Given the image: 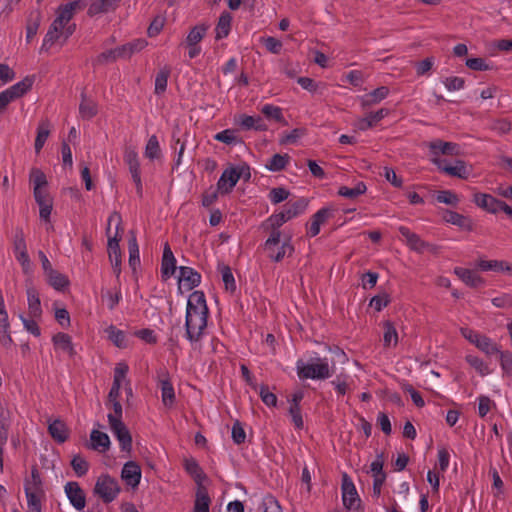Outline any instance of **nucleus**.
Returning <instances> with one entry per match:
<instances>
[{
  "label": "nucleus",
  "instance_id": "1",
  "mask_svg": "<svg viewBox=\"0 0 512 512\" xmlns=\"http://www.w3.org/2000/svg\"><path fill=\"white\" fill-rule=\"evenodd\" d=\"M83 7L84 4L80 0L71 1L58 7L56 17L43 38L40 53H48L54 45L62 47L67 42L76 29V25L70 21L75 12Z\"/></svg>",
  "mask_w": 512,
  "mask_h": 512
},
{
  "label": "nucleus",
  "instance_id": "2",
  "mask_svg": "<svg viewBox=\"0 0 512 512\" xmlns=\"http://www.w3.org/2000/svg\"><path fill=\"white\" fill-rule=\"evenodd\" d=\"M209 309L205 294L202 291H194L190 294L185 315V335L192 347L200 342L205 334L208 323Z\"/></svg>",
  "mask_w": 512,
  "mask_h": 512
},
{
  "label": "nucleus",
  "instance_id": "3",
  "mask_svg": "<svg viewBox=\"0 0 512 512\" xmlns=\"http://www.w3.org/2000/svg\"><path fill=\"white\" fill-rule=\"evenodd\" d=\"M30 181L33 184V195L39 206V217L42 221L48 223L47 230H52L50 216L53 208L52 199L45 190L48 182L46 175L38 168H33L30 172Z\"/></svg>",
  "mask_w": 512,
  "mask_h": 512
},
{
  "label": "nucleus",
  "instance_id": "4",
  "mask_svg": "<svg viewBox=\"0 0 512 512\" xmlns=\"http://www.w3.org/2000/svg\"><path fill=\"white\" fill-rule=\"evenodd\" d=\"M308 361L298 359L295 364L296 372L301 380H325L331 377L329 362L327 358L320 357L317 353Z\"/></svg>",
  "mask_w": 512,
  "mask_h": 512
},
{
  "label": "nucleus",
  "instance_id": "5",
  "mask_svg": "<svg viewBox=\"0 0 512 512\" xmlns=\"http://www.w3.org/2000/svg\"><path fill=\"white\" fill-rule=\"evenodd\" d=\"M116 222V230L118 231L119 225L121 223V216L118 213H113L108 218V227H107V235H108V253L109 258L112 263V267L117 276L121 273V251L119 246V238L118 233L111 237V224Z\"/></svg>",
  "mask_w": 512,
  "mask_h": 512
},
{
  "label": "nucleus",
  "instance_id": "6",
  "mask_svg": "<svg viewBox=\"0 0 512 512\" xmlns=\"http://www.w3.org/2000/svg\"><path fill=\"white\" fill-rule=\"evenodd\" d=\"M94 490L105 503H111L117 498L121 489L114 477L102 474L98 477Z\"/></svg>",
  "mask_w": 512,
  "mask_h": 512
},
{
  "label": "nucleus",
  "instance_id": "7",
  "mask_svg": "<svg viewBox=\"0 0 512 512\" xmlns=\"http://www.w3.org/2000/svg\"><path fill=\"white\" fill-rule=\"evenodd\" d=\"M431 161L441 172L460 179H468L472 171L463 160H456L453 165L441 158H432Z\"/></svg>",
  "mask_w": 512,
  "mask_h": 512
},
{
  "label": "nucleus",
  "instance_id": "8",
  "mask_svg": "<svg viewBox=\"0 0 512 512\" xmlns=\"http://www.w3.org/2000/svg\"><path fill=\"white\" fill-rule=\"evenodd\" d=\"M342 502L348 510H358L361 506V499L352 479L344 473L342 476Z\"/></svg>",
  "mask_w": 512,
  "mask_h": 512
},
{
  "label": "nucleus",
  "instance_id": "9",
  "mask_svg": "<svg viewBox=\"0 0 512 512\" xmlns=\"http://www.w3.org/2000/svg\"><path fill=\"white\" fill-rule=\"evenodd\" d=\"M124 162L128 166L131 178L136 187V192L141 197L143 194V185L141 179L140 161L137 151L134 149H126L124 153Z\"/></svg>",
  "mask_w": 512,
  "mask_h": 512
},
{
  "label": "nucleus",
  "instance_id": "10",
  "mask_svg": "<svg viewBox=\"0 0 512 512\" xmlns=\"http://www.w3.org/2000/svg\"><path fill=\"white\" fill-rule=\"evenodd\" d=\"M107 418L110 429L119 442L121 451L129 452L132 448V437L128 428L123 421H118L111 416H107Z\"/></svg>",
  "mask_w": 512,
  "mask_h": 512
},
{
  "label": "nucleus",
  "instance_id": "11",
  "mask_svg": "<svg viewBox=\"0 0 512 512\" xmlns=\"http://www.w3.org/2000/svg\"><path fill=\"white\" fill-rule=\"evenodd\" d=\"M242 172H236L234 166L226 168L217 181V191L221 195H226L232 192L241 178Z\"/></svg>",
  "mask_w": 512,
  "mask_h": 512
},
{
  "label": "nucleus",
  "instance_id": "12",
  "mask_svg": "<svg viewBox=\"0 0 512 512\" xmlns=\"http://www.w3.org/2000/svg\"><path fill=\"white\" fill-rule=\"evenodd\" d=\"M158 386L161 390V399L166 407H172L175 403V391L173 384L170 380L169 373L167 370L162 369L158 372Z\"/></svg>",
  "mask_w": 512,
  "mask_h": 512
},
{
  "label": "nucleus",
  "instance_id": "13",
  "mask_svg": "<svg viewBox=\"0 0 512 512\" xmlns=\"http://www.w3.org/2000/svg\"><path fill=\"white\" fill-rule=\"evenodd\" d=\"M65 494L70 504L77 510L81 511L85 508L86 497L85 493L80 487L78 482L70 481L64 486Z\"/></svg>",
  "mask_w": 512,
  "mask_h": 512
},
{
  "label": "nucleus",
  "instance_id": "14",
  "mask_svg": "<svg viewBox=\"0 0 512 512\" xmlns=\"http://www.w3.org/2000/svg\"><path fill=\"white\" fill-rule=\"evenodd\" d=\"M142 471L140 465L135 461L126 462L121 470V478L127 486L136 488L141 481Z\"/></svg>",
  "mask_w": 512,
  "mask_h": 512
},
{
  "label": "nucleus",
  "instance_id": "15",
  "mask_svg": "<svg viewBox=\"0 0 512 512\" xmlns=\"http://www.w3.org/2000/svg\"><path fill=\"white\" fill-rule=\"evenodd\" d=\"M398 232L402 239L405 241L406 245L413 251L417 253H423L429 246L427 242L421 239V237L412 232L406 226H399Z\"/></svg>",
  "mask_w": 512,
  "mask_h": 512
},
{
  "label": "nucleus",
  "instance_id": "16",
  "mask_svg": "<svg viewBox=\"0 0 512 512\" xmlns=\"http://www.w3.org/2000/svg\"><path fill=\"white\" fill-rule=\"evenodd\" d=\"M13 343L10 333V323L2 291L0 290V344L9 347Z\"/></svg>",
  "mask_w": 512,
  "mask_h": 512
},
{
  "label": "nucleus",
  "instance_id": "17",
  "mask_svg": "<svg viewBox=\"0 0 512 512\" xmlns=\"http://www.w3.org/2000/svg\"><path fill=\"white\" fill-rule=\"evenodd\" d=\"M430 154L433 158H440V155H458L459 145L453 142H446L440 139H435L428 143Z\"/></svg>",
  "mask_w": 512,
  "mask_h": 512
},
{
  "label": "nucleus",
  "instance_id": "18",
  "mask_svg": "<svg viewBox=\"0 0 512 512\" xmlns=\"http://www.w3.org/2000/svg\"><path fill=\"white\" fill-rule=\"evenodd\" d=\"M179 289L183 285L186 290H192L201 283V275L194 268L188 266L179 267Z\"/></svg>",
  "mask_w": 512,
  "mask_h": 512
},
{
  "label": "nucleus",
  "instance_id": "19",
  "mask_svg": "<svg viewBox=\"0 0 512 512\" xmlns=\"http://www.w3.org/2000/svg\"><path fill=\"white\" fill-rule=\"evenodd\" d=\"M176 258L168 242L164 244L161 260V277L163 280L171 278L176 271Z\"/></svg>",
  "mask_w": 512,
  "mask_h": 512
},
{
  "label": "nucleus",
  "instance_id": "20",
  "mask_svg": "<svg viewBox=\"0 0 512 512\" xmlns=\"http://www.w3.org/2000/svg\"><path fill=\"white\" fill-rule=\"evenodd\" d=\"M474 203L489 213L496 214L501 210L503 201L486 193H476L473 198Z\"/></svg>",
  "mask_w": 512,
  "mask_h": 512
},
{
  "label": "nucleus",
  "instance_id": "21",
  "mask_svg": "<svg viewBox=\"0 0 512 512\" xmlns=\"http://www.w3.org/2000/svg\"><path fill=\"white\" fill-rule=\"evenodd\" d=\"M52 342L56 351L66 354L69 358L76 355V350L70 335L58 332L52 337Z\"/></svg>",
  "mask_w": 512,
  "mask_h": 512
},
{
  "label": "nucleus",
  "instance_id": "22",
  "mask_svg": "<svg viewBox=\"0 0 512 512\" xmlns=\"http://www.w3.org/2000/svg\"><path fill=\"white\" fill-rule=\"evenodd\" d=\"M389 110L381 108L378 111L370 112L365 117L356 121L355 126L360 131H366L373 128L378 122L388 116Z\"/></svg>",
  "mask_w": 512,
  "mask_h": 512
},
{
  "label": "nucleus",
  "instance_id": "23",
  "mask_svg": "<svg viewBox=\"0 0 512 512\" xmlns=\"http://www.w3.org/2000/svg\"><path fill=\"white\" fill-rule=\"evenodd\" d=\"M454 273L462 282L471 288H477L485 284L484 279L475 270L456 267Z\"/></svg>",
  "mask_w": 512,
  "mask_h": 512
},
{
  "label": "nucleus",
  "instance_id": "24",
  "mask_svg": "<svg viewBox=\"0 0 512 512\" xmlns=\"http://www.w3.org/2000/svg\"><path fill=\"white\" fill-rule=\"evenodd\" d=\"M121 0H94L88 8L87 14L94 17L100 14H105L115 11L120 4Z\"/></svg>",
  "mask_w": 512,
  "mask_h": 512
},
{
  "label": "nucleus",
  "instance_id": "25",
  "mask_svg": "<svg viewBox=\"0 0 512 512\" xmlns=\"http://www.w3.org/2000/svg\"><path fill=\"white\" fill-rule=\"evenodd\" d=\"M390 93L387 86H380L373 91L362 95L359 99L363 108L376 105L386 99Z\"/></svg>",
  "mask_w": 512,
  "mask_h": 512
},
{
  "label": "nucleus",
  "instance_id": "26",
  "mask_svg": "<svg viewBox=\"0 0 512 512\" xmlns=\"http://www.w3.org/2000/svg\"><path fill=\"white\" fill-rule=\"evenodd\" d=\"M264 251L271 261L278 263L281 262L285 256H292L294 253V247L288 239L280 243L278 246H272L271 250Z\"/></svg>",
  "mask_w": 512,
  "mask_h": 512
},
{
  "label": "nucleus",
  "instance_id": "27",
  "mask_svg": "<svg viewBox=\"0 0 512 512\" xmlns=\"http://www.w3.org/2000/svg\"><path fill=\"white\" fill-rule=\"evenodd\" d=\"M444 220L452 225H455L465 231H472L473 230V221L458 212L447 210L444 215Z\"/></svg>",
  "mask_w": 512,
  "mask_h": 512
},
{
  "label": "nucleus",
  "instance_id": "28",
  "mask_svg": "<svg viewBox=\"0 0 512 512\" xmlns=\"http://www.w3.org/2000/svg\"><path fill=\"white\" fill-rule=\"evenodd\" d=\"M109 436L99 430L93 429L90 433V448L98 452H106L110 448Z\"/></svg>",
  "mask_w": 512,
  "mask_h": 512
},
{
  "label": "nucleus",
  "instance_id": "29",
  "mask_svg": "<svg viewBox=\"0 0 512 512\" xmlns=\"http://www.w3.org/2000/svg\"><path fill=\"white\" fill-rule=\"evenodd\" d=\"M238 124L245 130L266 131L267 125L260 116L242 114L239 116Z\"/></svg>",
  "mask_w": 512,
  "mask_h": 512
},
{
  "label": "nucleus",
  "instance_id": "30",
  "mask_svg": "<svg viewBox=\"0 0 512 512\" xmlns=\"http://www.w3.org/2000/svg\"><path fill=\"white\" fill-rule=\"evenodd\" d=\"M211 499L208 490L204 486H199L196 494L192 512H209Z\"/></svg>",
  "mask_w": 512,
  "mask_h": 512
},
{
  "label": "nucleus",
  "instance_id": "31",
  "mask_svg": "<svg viewBox=\"0 0 512 512\" xmlns=\"http://www.w3.org/2000/svg\"><path fill=\"white\" fill-rule=\"evenodd\" d=\"M98 113V106L95 101L86 97L84 93L81 94V102L79 105V116L83 120H90Z\"/></svg>",
  "mask_w": 512,
  "mask_h": 512
},
{
  "label": "nucleus",
  "instance_id": "32",
  "mask_svg": "<svg viewBox=\"0 0 512 512\" xmlns=\"http://www.w3.org/2000/svg\"><path fill=\"white\" fill-rule=\"evenodd\" d=\"M48 432L58 443H64L69 437L66 424L59 419L54 420L48 425Z\"/></svg>",
  "mask_w": 512,
  "mask_h": 512
},
{
  "label": "nucleus",
  "instance_id": "33",
  "mask_svg": "<svg viewBox=\"0 0 512 512\" xmlns=\"http://www.w3.org/2000/svg\"><path fill=\"white\" fill-rule=\"evenodd\" d=\"M34 80L32 77H25L23 80L15 83L14 85L7 88L5 91L11 96L14 101L17 98L22 97L26 94L33 86Z\"/></svg>",
  "mask_w": 512,
  "mask_h": 512
},
{
  "label": "nucleus",
  "instance_id": "34",
  "mask_svg": "<svg viewBox=\"0 0 512 512\" xmlns=\"http://www.w3.org/2000/svg\"><path fill=\"white\" fill-rule=\"evenodd\" d=\"M476 267L482 271L510 272L512 270L508 262L499 260L481 259L476 263Z\"/></svg>",
  "mask_w": 512,
  "mask_h": 512
},
{
  "label": "nucleus",
  "instance_id": "35",
  "mask_svg": "<svg viewBox=\"0 0 512 512\" xmlns=\"http://www.w3.org/2000/svg\"><path fill=\"white\" fill-rule=\"evenodd\" d=\"M232 16L229 12H222L215 27V38L221 40L226 38L231 31Z\"/></svg>",
  "mask_w": 512,
  "mask_h": 512
},
{
  "label": "nucleus",
  "instance_id": "36",
  "mask_svg": "<svg viewBox=\"0 0 512 512\" xmlns=\"http://www.w3.org/2000/svg\"><path fill=\"white\" fill-rule=\"evenodd\" d=\"M51 131V124L47 119L41 120L37 127V135L35 138V152L38 154L45 145Z\"/></svg>",
  "mask_w": 512,
  "mask_h": 512
},
{
  "label": "nucleus",
  "instance_id": "37",
  "mask_svg": "<svg viewBox=\"0 0 512 512\" xmlns=\"http://www.w3.org/2000/svg\"><path fill=\"white\" fill-rule=\"evenodd\" d=\"M308 206V200L306 198H299L294 202L287 203L283 210L286 218L291 220L301 214H303Z\"/></svg>",
  "mask_w": 512,
  "mask_h": 512
},
{
  "label": "nucleus",
  "instance_id": "38",
  "mask_svg": "<svg viewBox=\"0 0 512 512\" xmlns=\"http://www.w3.org/2000/svg\"><path fill=\"white\" fill-rule=\"evenodd\" d=\"M27 301L30 317L40 318L42 315L41 302L37 290L33 287L27 289Z\"/></svg>",
  "mask_w": 512,
  "mask_h": 512
},
{
  "label": "nucleus",
  "instance_id": "39",
  "mask_svg": "<svg viewBox=\"0 0 512 512\" xmlns=\"http://www.w3.org/2000/svg\"><path fill=\"white\" fill-rule=\"evenodd\" d=\"M297 83L304 90L312 94L323 95L324 92L327 90V84L325 82H317L309 77H299L297 79Z\"/></svg>",
  "mask_w": 512,
  "mask_h": 512
},
{
  "label": "nucleus",
  "instance_id": "40",
  "mask_svg": "<svg viewBox=\"0 0 512 512\" xmlns=\"http://www.w3.org/2000/svg\"><path fill=\"white\" fill-rule=\"evenodd\" d=\"M47 281L57 291H63L69 285V279L66 275L58 272L55 269L45 274Z\"/></svg>",
  "mask_w": 512,
  "mask_h": 512
},
{
  "label": "nucleus",
  "instance_id": "41",
  "mask_svg": "<svg viewBox=\"0 0 512 512\" xmlns=\"http://www.w3.org/2000/svg\"><path fill=\"white\" fill-rule=\"evenodd\" d=\"M108 339L118 348L124 349L128 346V340L123 330L110 325L105 330Z\"/></svg>",
  "mask_w": 512,
  "mask_h": 512
},
{
  "label": "nucleus",
  "instance_id": "42",
  "mask_svg": "<svg viewBox=\"0 0 512 512\" xmlns=\"http://www.w3.org/2000/svg\"><path fill=\"white\" fill-rule=\"evenodd\" d=\"M290 161L288 154H274L265 164V168L271 172H280Z\"/></svg>",
  "mask_w": 512,
  "mask_h": 512
},
{
  "label": "nucleus",
  "instance_id": "43",
  "mask_svg": "<svg viewBox=\"0 0 512 512\" xmlns=\"http://www.w3.org/2000/svg\"><path fill=\"white\" fill-rule=\"evenodd\" d=\"M208 27L204 24L194 26L188 33L185 39L186 46L199 45L204 36L206 35Z\"/></svg>",
  "mask_w": 512,
  "mask_h": 512
},
{
  "label": "nucleus",
  "instance_id": "44",
  "mask_svg": "<svg viewBox=\"0 0 512 512\" xmlns=\"http://www.w3.org/2000/svg\"><path fill=\"white\" fill-rule=\"evenodd\" d=\"M170 73H171V70L168 66L162 67L157 72L156 77H155V89H154V92L156 95H162L166 91Z\"/></svg>",
  "mask_w": 512,
  "mask_h": 512
},
{
  "label": "nucleus",
  "instance_id": "45",
  "mask_svg": "<svg viewBox=\"0 0 512 512\" xmlns=\"http://www.w3.org/2000/svg\"><path fill=\"white\" fill-rule=\"evenodd\" d=\"M261 113L269 120L286 124L282 108L273 104H265L261 108Z\"/></svg>",
  "mask_w": 512,
  "mask_h": 512
},
{
  "label": "nucleus",
  "instance_id": "46",
  "mask_svg": "<svg viewBox=\"0 0 512 512\" xmlns=\"http://www.w3.org/2000/svg\"><path fill=\"white\" fill-rule=\"evenodd\" d=\"M144 155L153 161L161 157L160 143L156 135H151L146 143Z\"/></svg>",
  "mask_w": 512,
  "mask_h": 512
},
{
  "label": "nucleus",
  "instance_id": "47",
  "mask_svg": "<svg viewBox=\"0 0 512 512\" xmlns=\"http://www.w3.org/2000/svg\"><path fill=\"white\" fill-rule=\"evenodd\" d=\"M383 328H384L383 345L385 347H390V346L395 347L398 344V333H397L395 326L393 325L392 322L385 321L383 323Z\"/></svg>",
  "mask_w": 512,
  "mask_h": 512
},
{
  "label": "nucleus",
  "instance_id": "48",
  "mask_svg": "<svg viewBox=\"0 0 512 512\" xmlns=\"http://www.w3.org/2000/svg\"><path fill=\"white\" fill-rule=\"evenodd\" d=\"M465 360L481 376H487L491 373L489 365L480 357L468 354L466 355Z\"/></svg>",
  "mask_w": 512,
  "mask_h": 512
},
{
  "label": "nucleus",
  "instance_id": "49",
  "mask_svg": "<svg viewBox=\"0 0 512 512\" xmlns=\"http://www.w3.org/2000/svg\"><path fill=\"white\" fill-rule=\"evenodd\" d=\"M476 347L488 356L499 354L500 347L490 337L482 335Z\"/></svg>",
  "mask_w": 512,
  "mask_h": 512
},
{
  "label": "nucleus",
  "instance_id": "50",
  "mask_svg": "<svg viewBox=\"0 0 512 512\" xmlns=\"http://www.w3.org/2000/svg\"><path fill=\"white\" fill-rule=\"evenodd\" d=\"M366 190H367L366 184L364 182H358L356 184V186L353 188H350L347 186H341L338 189V195L345 197V198L354 199V198H357L358 196L364 194L366 192Z\"/></svg>",
  "mask_w": 512,
  "mask_h": 512
},
{
  "label": "nucleus",
  "instance_id": "51",
  "mask_svg": "<svg viewBox=\"0 0 512 512\" xmlns=\"http://www.w3.org/2000/svg\"><path fill=\"white\" fill-rule=\"evenodd\" d=\"M25 496L27 499V512H42L39 496L32 492L29 487H25Z\"/></svg>",
  "mask_w": 512,
  "mask_h": 512
},
{
  "label": "nucleus",
  "instance_id": "52",
  "mask_svg": "<svg viewBox=\"0 0 512 512\" xmlns=\"http://www.w3.org/2000/svg\"><path fill=\"white\" fill-rule=\"evenodd\" d=\"M336 212L337 208L334 205H327L319 209L315 214H313L312 218L322 225L328 219L333 218Z\"/></svg>",
  "mask_w": 512,
  "mask_h": 512
},
{
  "label": "nucleus",
  "instance_id": "53",
  "mask_svg": "<svg viewBox=\"0 0 512 512\" xmlns=\"http://www.w3.org/2000/svg\"><path fill=\"white\" fill-rule=\"evenodd\" d=\"M102 298L106 301L108 309L112 311L121 301L122 293L120 288H117L114 291L107 290L103 293Z\"/></svg>",
  "mask_w": 512,
  "mask_h": 512
},
{
  "label": "nucleus",
  "instance_id": "54",
  "mask_svg": "<svg viewBox=\"0 0 512 512\" xmlns=\"http://www.w3.org/2000/svg\"><path fill=\"white\" fill-rule=\"evenodd\" d=\"M214 139L227 145H234L240 142L235 130L225 129L214 135Z\"/></svg>",
  "mask_w": 512,
  "mask_h": 512
},
{
  "label": "nucleus",
  "instance_id": "55",
  "mask_svg": "<svg viewBox=\"0 0 512 512\" xmlns=\"http://www.w3.org/2000/svg\"><path fill=\"white\" fill-rule=\"evenodd\" d=\"M71 466L78 477L86 475L89 470V463L80 455L72 458Z\"/></svg>",
  "mask_w": 512,
  "mask_h": 512
},
{
  "label": "nucleus",
  "instance_id": "56",
  "mask_svg": "<svg viewBox=\"0 0 512 512\" xmlns=\"http://www.w3.org/2000/svg\"><path fill=\"white\" fill-rule=\"evenodd\" d=\"M290 195L289 190L284 187H275L269 191L268 199L274 205L279 204L288 199Z\"/></svg>",
  "mask_w": 512,
  "mask_h": 512
},
{
  "label": "nucleus",
  "instance_id": "57",
  "mask_svg": "<svg viewBox=\"0 0 512 512\" xmlns=\"http://www.w3.org/2000/svg\"><path fill=\"white\" fill-rule=\"evenodd\" d=\"M220 272L225 289L231 292L235 291L236 283L231 268L227 265H222Z\"/></svg>",
  "mask_w": 512,
  "mask_h": 512
},
{
  "label": "nucleus",
  "instance_id": "58",
  "mask_svg": "<svg viewBox=\"0 0 512 512\" xmlns=\"http://www.w3.org/2000/svg\"><path fill=\"white\" fill-rule=\"evenodd\" d=\"M128 250H129V264L135 269L136 266L140 265V255H139V246L135 237L129 240L128 242Z\"/></svg>",
  "mask_w": 512,
  "mask_h": 512
},
{
  "label": "nucleus",
  "instance_id": "59",
  "mask_svg": "<svg viewBox=\"0 0 512 512\" xmlns=\"http://www.w3.org/2000/svg\"><path fill=\"white\" fill-rule=\"evenodd\" d=\"M287 221H289V220H288V218H286L284 211H281V212L273 213L272 215H270L263 223V226L266 228H279L280 229V227Z\"/></svg>",
  "mask_w": 512,
  "mask_h": 512
},
{
  "label": "nucleus",
  "instance_id": "60",
  "mask_svg": "<svg viewBox=\"0 0 512 512\" xmlns=\"http://www.w3.org/2000/svg\"><path fill=\"white\" fill-rule=\"evenodd\" d=\"M269 232L268 238L263 243L264 250H271L272 246H278L281 242L282 232L279 228H267Z\"/></svg>",
  "mask_w": 512,
  "mask_h": 512
},
{
  "label": "nucleus",
  "instance_id": "61",
  "mask_svg": "<svg viewBox=\"0 0 512 512\" xmlns=\"http://www.w3.org/2000/svg\"><path fill=\"white\" fill-rule=\"evenodd\" d=\"M390 301V296L387 293H381L370 299L369 306L380 312L389 305Z\"/></svg>",
  "mask_w": 512,
  "mask_h": 512
},
{
  "label": "nucleus",
  "instance_id": "62",
  "mask_svg": "<svg viewBox=\"0 0 512 512\" xmlns=\"http://www.w3.org/2000/svg\"><path fill=\"white\" fill-rule=\"evenodd\" d=\"M231 437L236 445H241L246 441V432L240 421H235L233 423Z\"/></svg>",
  "mask_w": 512,
  "mask_h": 512
},
{
  "label": "nucleus",
  "instance_id": "63",
  "mask_svg": "<svg viewBox=\"0 0 512 512\" xmlns=\"http://www.w3.org/2000/svg\"><path fill=\"white\" fill-rule=\"evenodd\" d=\"M184 468L188 474L194 477L196 480H200L202 477V469L198 462L194 458H186L184 460Z\"/></svg>",
  "mask_w": 512,
  "mask_h": 512
},
{
  "label": "nucleus",
  "instance_id": "64",
  "mask_svg": "<svg viewBox=\"0 0 512 512\" xmlns=\"http://www.w3.org/2000/svg\"><path fill=\"white\" fill-rule=\"evenodd\" d=\"M500 366L504 374L512 377V352L501 351L499 354Z\"/></svg>",
  "mask_w": 512,
  "mask_h": 512
}]
</instances>
